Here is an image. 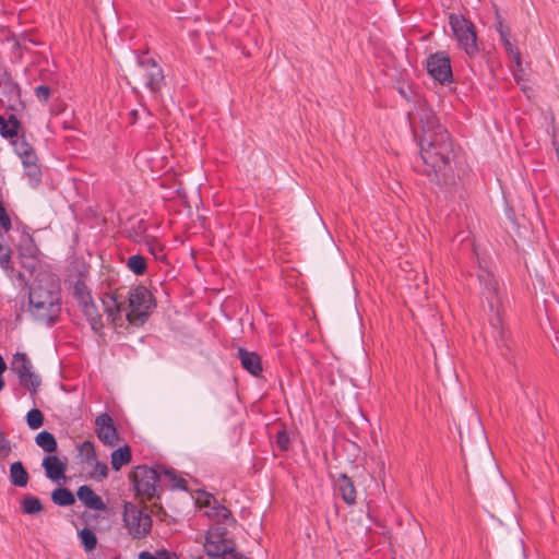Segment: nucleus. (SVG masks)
Wrapping results in <instances>:
<instances>
[{
  "mask_svg": "<svg viewBox=\"0 0 559 559\" xmlns=\"http://www.w3.org/2000/svg\"><path fill=\"white\" fill-rule=\"evenodd\" d=\"M418 121L408 114L409 123L420 147L421 167L419 171L430 182L440 187L455 183L453 162L456 147L448 130L439 123L436 114L426 106L417 109Z\"/></svg>",
  "mask_w": 559,
  "mask_h": 559,
  "instance_id": "nucleus-1",
  "label": "nucleus"
},
{
  "mask_svg": "<svg viewBox=\"0 0 559 559\" xmlns=\"http://www.w3.org/2000/svg\"><path fill=\"white\" fill-rule=\"evenodd\" d=\"M104 311L108 320L115 326L123 325L122 312L126 313V320L132 326L144 325L154 309L156 299L151 290L144 285H136L123 294V288H117L111 293H105L102 297Z\"/></svg>",
  "mask_w": 559,
  "mask_h": 559,
  "instance_id": "nucleus-2",
  "label": "nucleus"
},
{
  "mask_svg": "<svg viewBox=\"0 0 559 559\" xmlns=\"http://www.w3.org/2000/svg\"><path fill=\"white\" fill-rule=\"evenodd\" d=\"M31 313L39 321L52 325L61 312V295L56 284L43 285L36 281L28 293Z\"/></svg>",
  "mask_w": 559,
  "mask_h": 559,
  "instance_id": "nucleus-3",
  "label": "nucleus"
},
{
  "mask_svg": "<svg viewBox=\"0 0 559 559\" xmlns=\"http://www.w3.org/2000/svg\"><path fill=\"white\" fill-rule=\"evenodd\" d=\"M136 67L132 71V80L143 85L150 93L158 94L165 85V75L158 62L147 51H134Z\"/></svg>",
  "mask_w": 559,
  "mask_h": 559,
  "instance_id": "nucleus-4",
  "label": "nucleus"
},
{
  "mask_svg": "<svg viewBox=\"0 0 559 559\" xmlns=\"http://www.w3.org/2000/svg\"><path fill=\"white\" fill-rule=\"evenodd\" d=\"M480 286L483 287V295L485 296L488 307L491 312H496L495 319L491 320V325L496 331L495 337L498 343L503 344L507 348H509L506 338V332L501 326V319L499 316V307L501 305V299L499 297V286L498 282L495 278L492 272L486 269H480L477 274Z\"/></svg>",
  "mask_w": 559,
  "mask_h": 559,
  "instance_id": "nucleus-5",
  "label": "nucleus"
},
{
  "mask_svg": "<svg viewBox=\"0 0 559 559\" xmlns=\"http://www.w3.org/2000/svg\"><path fill=\"white\" fill-rule=\"evenodd\" d=\"M449 25L454 37L465 53L474 57L478 53L476 28L472 21L461 14L451 13L449 15Z\"/></svg>",
  "mask_w": 559,
  "mask_h": 559,
  "instance_id": "nucleus-6",
  "label": "nucleus"
},
{
  "mask_svg": "<svg viewBox=\"0 0 559 559\" xmlns=\"http://www.w3.org/2000/svg\"><path fill=\"white\" fill-rule=\"evenodd\" d=\"M129 478L133 484L136 496L148 501L155 497H159L157 486L159 474L155 468L146 465H138L131 471Z\"/></svg>",
  "mask_w": 559,
  "mask_h": 559,
  "instance_id": "nucleus-7",
  "label": "nucleus"
},
{
  "mask_svg": "<svg viewBox=\"0 0 559 559\" xmlns=\"http://www.w3.org/2000/svg\"><path fill=\"white\" fill-rule=\"evenodd\" d=\"M123 522L129 534L136 539L146 537L151 532L153 523L150 514L143 512L131 502H124Z\"/></svg>",
  "mask_w": 559,
  "mask_h": 559,
  "instance_id": "nucleus-8",
  "label": "nucleus"
},
{
  "mask_svg": "<svg viewBox=\"0 0 559 559\" xmlns=\"http://www.w3.org/2000/svg\"><path fill=\"white\" fill-rule=\"evenodd\" d=\"M11 370L17 374L20 384L28 390L33 395L36 394L41 379L33 371V366L25 353H16L11 362Z\"/></svg>",
  "mask_w": 559,
  "mask_h": 559,
  "instance_id": "nucleus-9",
  "label": "nucleus"
},
{
  "mask_svg": "<svg viewBox=\"0 0 559 559\" xmlns=\"http://www.w3.org/2000/svg\"><path fill=\"white\" fill-rule=\"evenodd\" d=\"M225 535V527H214L207 532L204 544L207 557L226 559L235 551V542Z\"/></svg>",
  "mask_w": 559,
  "mask_h": 559,
  "instance_id": "nucleus-10",
  "label": "nucleus"
},
{
  "mask_svg": "<svg viewBox=\"0 0 559 559\" xmlns=\"http://www.w3.org/2000/svg\"><path fill=\"white\" fill-rule=\"evenodd\" d=\"M426 68L428 73L441 85L453 82L451 60L445 51H437L427 58Z\"/></svg>",
  "mask_w": 559,
  "mask_h": 559,
  "instance_id": "nucleus-11",
  "label": "nucleus"
},
{
  "mask_svg": "<svg viewBox=\"0 0 559 559\" xmlns=\"http://www.w3.org/2000/svg\"><path fill=\"white\" fill-rule=\"evenodd\" d=\"M97 438L107 445H115L119 439L117 428L108 413H102L95 419Z\"/></svg>",
  "mask_w": 559,
  "mask_h": 559,
  "instance_id": "nucleus-12",
  "label": "nucleus"
},
{
  "mask_svg": "<svg viewBox=\"0 0 559 559\" xmlns=\"http://www.w3.org/2000/svg\"><path fill=\"white\" fill-rule=\"evenodd\" d=\"M23 165V174L27 178L29 185L32 187H37L43 177L41 164L39 163V158L37 153H28L20 157Z\"/></svg>",
  "mask_w": 559,
  "mask_h": 559,
  "instance_id": "nucleus-13",
  "label": "nucleus"
},
{
  "mask_svg": "<svg viewBox=\"0 0 559 559\" xmlns=\"http://www.w3.org/2000/svg\"><path fill=\"white\" fill-rule=\"evenodd\" d=\"M236 356L240 360L241 367L250 374L254 377L261 376L263 366L261 356L258 353L239 347Z\"/></svg>",
  "mask_w": 559,
  "mask_h": 559,
  "instance_id": "nucleus-14",
  "label": "nucleus"
},
{
  "mask_svg": "<svg viewBox=\"0 0 559 559\" xmlns=\"http://www.w3.org/2000/svg\"><path fill=\"white\" fill-rule=\"evenodd\" d=\"M335 486L346 504L353 506L356 503L357 492L352 478L346 474H340L335 481Z\"/></svg>",
  "mask_w": 559,
  "mask_h": 559,
  "instance_id": "nucleus-15",
  "label": "nucleus"
},
{
  "mask_svg": "<svg viewBox=\"0 0 559 559\" xmlns=\"http://www.w3.org/2000/svg\"><path fill=\"white\" fill-rule=\"evenodd\" d=\"M76 495L79 500L83 502L88 509L95 511L106 510V504L103 499L96 495L90 486L83 485L79 487Z\"/></svg>",
  "mask_w": 559,
  "mask_h": 559,
  "instance_id": "nucleus-16",
  "label": "nucleus"
},
{
  "mask_svg": "<svg viewBox=\"0 0 559 559\" xmlns=\"http://www.w3.org/2000/svg\"><path fill=\"white\" fill-rule=\"evenodd\" d=\"M43 467L45 468L46 476L51 480H59L64 478L67 464L61 462L56 455L45 456L43 460Z\"/></svg>",
  "mask_w": 559,
  "mask_h": 559,
  "instance_id": "nucleus-17",
  "label": "nucleus"
},
{
  "mask_svg": "<svg viewBox=\"0 0 559 559\" xmlns=\"http://www.w3.org/2000/svg\"><path fill=\"white\" fill-rule=\"evenodd\" d=\"M21 129V121L14 114L9 115L8 119L0 115V134L2 138L10 139V141L15 140L22 134Z\"/></svg>",
  "mask_w": 559,
  "mask_h": 559,
  "instance_id": "nucleus-18",
  "label": "nucleus"
},
{
  "mask_svg": "<svg viewBox=\"0 0 559 559\" xmlns=\"http://www.w3.org/2000/svg\"><path fill=\"white\" fill-rule=\"evenodd\" d=\"M80 308L83 314L85 316L86 320L88 321L91 329L95 333H100L104 328L103 317L99 313L95 302L92 300L81 306Z\"/></svg>",
  "mask_w": 559,
  "mask_h": 559,
  "instance_id": "nucleus-19",
  "label": "nucleus"
},
{
  "mask_svg": "<svg viewBox=\"0 0 559 559\" xmlns=\"http://www.w3.org/2000/svg\"><path fill=\"white\" fill-rule=\"evenodd\" d=\"M10 483L15 487H26L29 480V475L24 467L23 463L17 461L10 465Z\"/></svg>",
  "mask_w": 559,
  "mask_h": 559,
  "instance_id": "nucleus-20",
  "label": "nucleus"
},
{
  "mask_svg": "<svg viewBox=\"0 0 559 559\" xmlns=\"http://www.w3.org/2000/svg\"><path fill=\"white\" fill-rule=\"evenodd\" d=\"M48 76H50L49 71L41 70L40 80L44 83L34 88V95L41 103H47L51 96V87L48 84L50 82V79Z\"/></svg>",
  "mask_w": 559,
  "mask_h": 559,
  "instance_id": "nucleus-21",
  "label": "nucleus"
},
{
  "mask_svg": "<svg viewBox=\"0 0 559 559\" xmlns=\"http://www.w3.org/2000/svg\"><path fill=\"white\" fill-rule=\"evenodd\" d=\"M132 454L128 445L120 447L111 453V466L119 471L123 465L131 462Z\"/></svg>",
  "mask_w": 559,
  "mask_h": 559,
  "instance_id": "nucleus-22",
  "label": "nucleus"
},
{
  "mask_svg": "<svg viewBox=\"0 0 559 559\" xmlns=\"http://www.w3.org/2000/svg\"><path fill=\"white\" fill-rule=\"evenodd\" d=\"M36 444L41 448L45 452L52 453L57 451L58 444L55 436L49 431H40L35 437Z\"/></svg>",
  "mask_w": 559,
  "mask_h": 559,
  "instance_id": "nucleus-23",
  "label": "nucleus"
},
{
  "mask_svg": "<svg viewBox=\"0 0 559 559\" xmlns=\"http://www.w3.org/2000/svg\"><path fill=\"white\" fill-rule=\"evenodd\" d=\"M51 500L55 504L69 507L75 502L74 495L68 488H57L51 493Z\"/></svg>",
  "mask_w": 559,
  "mask_h": 559,
  "instance_id": "nucleus-24",
  "label": "nucleus"
},
{
  "mask_svg": "<svg viewBox=\"0 0 559 559\" xmlns=\"http://www.w3.org/2000/svg\"><path fill=\"white\" fill-rule=\"evenodd\" d=\"M73 297L78 301L79 307L93 300L91 292L84 281L78 280L73 286Z\"/></svg>",
  "mask_w": 559,
  "mask_h": 559,
  "instance_id": "nucleus-25",
  "label": "nucleus"
},
{
  "mask_svg": "<svg viewBox=\"0 0 559 559\" xmlns=\"http://www.w3.org/2000/svg\"><path fill=\"white\" fill-rule=\"evenodd\" d=\"M22 511L25 514H36L44 510V506L39 498L31 495L24 496L21 501Z\"/></svg>",
  "mask_w": 559,
  "mask_h": 559,
  "instance_id": "nucleus-26",
  "label": "nucleus"
},
{
  "mask_svg": "<svg viewBox=\"0 0 559 559\" xmlns=\"http://www.w3.org/2000/svg\"><path fill=\"white\" fill-rule=\"evenodd\" d=\"M10 143L19 157L36 152L34 146L26 140L24 132L15 140L10 141Z\"/></svg>",
  "mask_w": 559,
  "mask_h": 559,
  "instance_id": "nucleus-27",
  "label": "nucleus"
},
{
  "mask_svg": "<svg viewBox=\"0 0 559 559\" xmlns=\"http://www.w3.org/2000/svg\"><path fill=\"white\" fill-rule=\"evenodd\" d=\"M127 265L135 275H143L147 269L145 258L140 254L130 255Z\"/></svg>",
  "mask_w": 559,
  "mask_h": 559,
  "instance_id": "nucleus-28",
  "label": "nucleus"
},
{
  "mask_svg": "<svg viewBox=\"0 0 559 559\" xmlns=\"http://www.w3.org/2000/svg\"><path fill=\"white\" fill-rule=\"evenodd\" d=\"M79 537L81 539L82 545L86 551H92L96 548L97 537L95 533L88 528L84 527L79 532Z\"/></svg>",
  "mask_w": 559,
  "mask_h": 559,
  "instance_id": "nucleus-29",
  "label": "nucleus"
},
{
  "mask_svg": "<svg viewBox=\"0 0 559 559\" xmlns=\"http://www.w3.org/2000/svg\"><path fill=\"white\" fill-rule=\"evenodd\" d=\"M511 32H502L500 35V39L507 50V52L512 56L513 60L516 62L518 66L521 64V53L516 46H514L510 40Z\"/></svg>",
  "mask_w": 559,
  "mask_h": 559,
  "instance_id": "nucleus-30",
  "label": "nucleus"
},
{
  "mask_svg": "<svg viewBox=\"0 0 559 559\" xmlns=\"http://www.w3.org/2000/svg\"><path fill=\"white\" fill-rule=\"evenodd\" d=\"M164 476L169 480L171 489H188L187 480L176 474L173 468H165L163 471Z\"/></svg>",
  "mask_w": 559,
  "mask_h": 559,
  "instance_id": "nucleus-31",
  "label": "nucleus"
},
{
  "mask_svg": "<svg viewBox=\"0 0 559 559\" xmlns=\"http://www.w3.org/2000/svg\"><path fill=\"white\" fill-rule=\"evenodd\" d=\"M145 246L147 247V250L148 252L154 255V258L156 260H163L165 259V253H164V250H165V247L164 245L158 241L156 238L154 237H147L145 239Z\"/></svg>",
  "mask_w": 559,
  "mask_h": 559,
  "instance_id": "nucleus-32",
  "label": "nucleus"
},
{
  "mask_svg": "<svg viewBox=\"0 0 559 559\" xmlns=\"http://www.w3.org/2000/svg\"><path fill=\"white\" fill-rule=\"evenodd\" d=\"M138 559H179L178 556L167 549H158L154 554L144 550L138 556Z\"/></svg>",
  "mask_w": 559,
  "mask_h": 559,
  "instance_id": "nucleus-33",
  "label": "nucleus"
},
{
  "mask_svg": "<svg viewBox=\"0 0 559 559\" xmlns=\"http://www.w3.org/2000/svg\"><path fill=\"white\" fill-rule=\"evenodd\" d=\"M274 442L281 452H286L289 449L290 438L284 425H282L281 429L276 432Z\"/></svg>",
  "mask_w": 559,
  "mask_h": 559,
  "instance_id": "nucleus-34",
  "label": "nucleus"
},
{
  "mask_svg": "<svg viewBox=\"0 0 559 559\" xmlns=\"http://www.w3.org/2000/svg\"><path fill=\"white\" fill-rule=\"evenodd\" d=\"M80 452L84 456V462L88 465H93L97 461L96 451L93 442L84 441L80 447Z\"/></svg>",
  "mask_w": 559,
  "mask_h": 559,
  "instance_id": "nucleus-35",
  "label": "nucleus"
},
{
  "mask_svg": "<svg viewBox=\"0 0 559 559\" xmlns=\"http://www.w3.org/2000/svg\"><path fill=\"white\" fill-rule=\"evenodd\" d=\"M26 423L33 430L38 429L44 424V415L38 408L31 409L26 415Z\"/></svg>",
  "mask_w": 559,
  "mask_h": 559,
  "instance_id": "nucleus-36",
  "label": "nucleus"
},
{
  "mask_svg": "<svg viewBox=\"0 0 559 559\" xmlns=\"http://www.w3.org/2000/svg\"><path fill=\"white\" fill-rule=\"evenodd\" d=\"M215 516L225 523L229 522L230 520L235 522L231 511L224 506H218L215 509Z\"/></svg>",
  "mask_w": 559,
  "mask_h": 559,
  "instance_id": "nucleus-37",
  "label": "nucleus"
},
{
  "mask_svg": "<svg viewBox=\"0 0 559 559\" xmlns=\"http://www.w3.org/2000/svg\"><path fill=\"white\" fill-rule=\"evenodd\" d=\"M12 451L10 441L7 439L3 432H0V455L2 459H7Z\"/></svg>",
  "mask_w": 559,
  "mask_h": 559,
  "instance_id": "nucleus-38",
  "label": "nucleus"
},
{
  "mask_svg": "<svg viewBox=\"0 0 559 559\" xmlns=\"http://www.w3.org/2000/svg\"><path fill=\"white\" fill-rule=\"evenodd\" d=\"M95 465V474L93 476L97 479H104L108 475V466L105 463H100L98 460L93 463Z\"/></svg>",
  "mask_w": 559,
  "mask_h": 559,
  "instance_id": "nucleus-39",
  "label": "nucleus"
},
{
  "mask_svg": "<svg viewBox=\"0 0 559 559\" xmlns=\"http://www.w3.org/2000/svg\"><path fill=\"white\" fill-rule=\"evenodd\" d=\"M0 266L5 271H12L13 264L11 260V250L0 253Z\"/></svg>",
  "mask_w": 559,
  "mask_h": 559,
  "instance_id": "nucleus-40",
  "label": "nucleus"
},
{
  "mask_svg": "<svg viewBox=\"0 0 559 559\" xmlns=\"http://www.w3.org/2000/svg\"><path fill=\"white\" fill-rule=\"evenodd\" d=\"M226 559H250V558L246 557L243 554H241L235 549V551L229 557H226Z\"/></svg>",
  "mask_w": 559,
  "mask_h": 559,
  "instance_id": "nucleus-41",
  "label": "nucleus"
},
{
  "mask_svg": "<svg viewBox=\"0 0 559 559\" xmlns=\"http://www.w3.org/2000/svg\"><path fill=\"white\" fill-rule=\"evenodd\" d=\"M497 31H498L499 35H501V31H502L503 33H504L506 31H507V32H510V28H509L508 26H506L501 20H498Z\"/></svg>",
  "mask_w": 559,
  "mask_h": 559,
  "instance_id": "nucleus-42",
  "label": "nucleus"
},
{
  "mask_svg": "<svg viewBox=\"0 0 559 559\" xmlns=\"http://www.w3.org/2000/svg\"><path fill=\"white\" fill-rule=\"evenodd\" d=\"M7 369V364L3 359V357L0 355V373H3Z\"/></svg>",
  "mask_w": 559,
  "mask_h": 559,
  "instance_id": "nucleus-43",
  "label": "nucleus"
},
{
  "mask_svg": "<svg viewBox=\"0 0 559 559\" xmlns=\"http://www.w3.org/2000/svg\"><path fill=\"white\" fill-rule=\"evenodd\" d=\"M130 116L132 117L131 123H135L138 119V110L133 109L130 111Z\"/></svg>",
  "mask_w": 559,
  "mask_h": 559,
  "instance_id": "nucleus-44",
  "label": "nucleus"
},
{
  "mask_svg": "<svg viewBox=\"0 0 559 559\" xmlns=\"http://www.w3.org/2000/svg\"><path fill=\"white\" fill-rule=\"evenodd\" d=\"M10 250L9 247L4 246L2 242H0V253H3L5 251Z\"/></svg>",
  "mask_w": 559,
  "mask_h": 559,
  "instance_id": "nucleus-45",
  "label": "nucleus"
},
{
  "mask_svg": "<svg viewBox=\"0 0 559 559\" xmlns=\"http://www.w3.org/2000/svg\"><path fill=\"white\" fill-rule=\"evenodd\" d=\"M4 379L2 378V373H0V391L4 388Z\"/></svg>",
  "mask_w": 559,
  "mask_h": 559,
  "instance_id": "nucleus-46",
  "label": "nucleus"
},
{
  "mask_svg": "<svg viewBox=\"0 0 559 559\" xmlns=\"http://www.w3.org/2000/svg\"><path fill=\"white\" fill-rule=\"evenodd\" d=\"M17 277L19 280L24 281V274L22 272L17 273Z\"/></svg>",
  "mask_w": 559,
  "mask_h": 559,
  "instance_id": "nucleus-47",
  "label": "nucleus"
},
{
  "mask_svg": "<svg viewBox=\"0 0 559 559\" xmlns=\"http://www.w3.org/2000/svg\"><path fill=\"white\" fill-rule=\"evenodd\" d=\"M198 559H212V558H210V557L205 558L203 556H200V557H198Z\"/></svg>",
  "mask_w": 559,
  "mask_h": 559,
  "instance_id": "nucleus-48",
  "label": "nucleus"
}]
</instances>
